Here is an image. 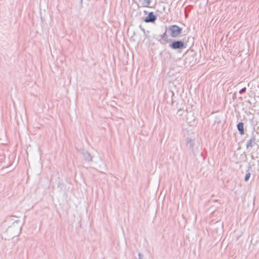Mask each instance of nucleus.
I'll return each mask as SVG.
<instances>
[{
    "label": "nucleus",
    "mask_w": 259,
    "mask_h": 259,
    "mask_svg": "<svg viewBox=\"0 0 259 259\" xmlns=\"http://www.w3.org/2000/svg\"><path fill=\"white\" fill-rule=\"evenodd\" d=\"M187 46V42H185L184 40L182 39H171L168 45V47L171 49L178 51L186 49Z\"/></svg>",
    "instance_id": "f257e3e1"
},
{
    "label": "nucleus",
    "mask_w": 259,
    "mask_h": 259,
    "mask_svg": "<svg viewBox=\"0 0 259 259\" xmlns=\"http://www.w3.org/2000/svg\"><path fill=\"white\" fill-rule=\"evenodd\" d=\"M167 31L168 34L172 37H177L179 36L182 32L183 28L179 27L177 25H171L167 27Z\"/></svg>",
    "instance_id": "f03ea898"
},
{
    "label": "nucleus",
    "mask_w": 259,
    "mask_h": 259,
    "mask_svg": "<svg viewBox=\"0 0 259 259\" xmlns=\"http://www.w3.org/2000/svg\"><path fill=\"white\" fill-rule=\"evenodd\" d=\"M186 144L187 147L190 150L194 157L197 155V150L194 149V145H195V139H192L187 137L186 139Z\"/></svg>",
    "instance_id": "7ed1b4c3"
},
{
    "label": "nucleus",
    "mask_w": 259,
    "mask_h": 259,
    "mask_svg": "<svg viewBox=\"0 0 259 259\" xmlns=\"http://www.w3.org/2000/svg\"><path fill=\"white\" fill-rule=\"evenodd\" d=\"M168 31H167V27H166L165 32L161 35H160V39H158V41L161 45H165L167 43H169L172 39L169 38L168 36Z\"/></svg>",
    "instance_id": "20e7f679"
},
{
    "label": "nucleus",
    "mask_w": 259,
    "mask_h": 259,
    "mask_svg": "<svg viewBox=\"0 0 259 259\" xmlns=\"http://www.w3.org/2000/svg\"><path fill=\"white\" fill-rule=\"evenodd\" d=\"M157 19V15L154 12H150L148 14V15L144 18V21L145 23H154Z\"/></svg>",
    "instance_id": "39448f33"
},
{
    "label": "nucleus",
    "mask_w": 259,
    "mask_h": 259,
    "mask_svg": "<svg viewBox=\"0 0 259 259\" xmlns=\"http://www.w3.org/2000/svg\"><path fill=\"white\" fill-rule=\"evenodd\" d=\"M253 101V99L252 97L249 96L247 97L246 96L244 97V106L245 105L246 107L250 108L252 106V102Z\"/></svg>",
    "instance_id": "423d86ee"
},
{
    "label": "nucleus",
    "mask_w": 259,
    "mask_h": 259,
    "mask_svg": "<svg viewBox=\"0 0 259 259\" xmlns=\"http://www.w3.org/2000/svg\"><path fill=\"white\" fill-rule=\"evenodd\" d=\"M84 159L87 162H90L92 161V156L91 154L87 151L82 152Z\"/></svg>",
    "instance_id": "0eeeda50"
},
{
    "label": "nucleus",
    "mask_w": 259,
    "mask_h": 259,
    "mask_svg": "<svg viewBox=\"0 0 259 259\" xmlns=\"http://www.w3.org/2000/svg\"><path fill=\"white\" fill-rule=\"evenodd\" d=\"M255 138L254 137L251 138L246 143L247 149H251L253 147V144H255Z\"/></svg>",
    "instance_id": "6e6552de"
},
{
    "label": "nucleus",
    "mask_w": 259,
    "mask_h": 259,
    "mask_svg": "<svg viewBox=\"0 0 259 259\" xmlns=\"http://www.w3.org/2000/svg\"><path fill=\"white\" fill-rule=\"evenodd\" d=\"M241 99H242V97H240L239 98V100H237V104H236V106L235 107V111H238L240 110V109H242L243 110V108L242 107V106H243V103L241 102Z\"/></svg>",
    "instance_id": "1a4fd4ad"
},
{
    "label": "nucleus",
    "mask_w": 259,
    "mask_h": 259,
    "mask_svg": "<svg viewBox=\"0 0 259 259\" xmlns=\"http://www.w3.org/2000/svg\"><path fill=\"white\" fill-rule=\"evenodd\" d=\"M166 6L164 5H159L157 9V12L159 14H162L165 12Z\"/></svg>",
    "instance_id": "9d476101"
},
{
    "label": "nucleus",
    "mask_w": 259,
    "mask_h": 259,
    "mask_svg": "<svg viewBox=\"0 0 259 259\" xmlns=\"http://www.w3.org/2000/svg\"><path fill=\"white\" fill-rule=\"evenodd\" d=\"M139 1L141 3L142 6L145 7H149L151 3V0H139Z\"/></svg>",
    "instance_id": "9b49d317"
},
{
    "label": "nucleus",
    "mask_w": 259,
    "mask_h": 259,
    "mask_svg": "<svg viewBox=\"0 0 259 259\" xmlns=\"http://www.w3.org/2000/svg\"><path fill=\"white\" fill-rule=\"evenodd\" d=\"M237 129L241 135H243V122H239L237 125Z\"/></svg>",
    "instance_id": "f8f14e48"
},
{
    "label": "nucleus",
    "mask_w": 259,
    "mask_h": 259,
    "mask_svg": "<svg viewBox=\"0 0 259 259\" xmlns=\"http://www.w3.org/2000/svg\"><path fill=\"white\" fill-rule=\"evenodd\" d=\"M221 122V116H216L214 121V123L219 124Z\"/></svg>",
    "instance_id": "ddd939ff"
},
{
    "label": "nucleus",
    "mask_w": 259,
    "mask_h": 259,
    "mask_svg": "<svg viewBox=\"0 0 259 259\" xmlns=\"http://www.w3.org/2000/svg\"><path fill=\"white\" fill-rule=\"evenodd\" d=\"M250 177V172H247V173L246 174V175H245V178H244V181H247L249 179Z\"/></svg>",
    "instance_id": "4468645a"
},
{
    "label": "nucleus",
    "mask_w": 259,
    "mask_h": 259,
    "mask_svg": "<svg viewBox=\"0 0 259 259\" xmlns=\"http://www.w3.org/2000/svg\"><path fill=\"white\" fill-rule=\"evenodd\" d=\"M169 92H170V93L171 94V98H172L173 96L175 95L174 92L173 91H170ZM171 104H174L173 99H171Z\"/></svg>",
    "instance_id": "2eb2a0df"
},
{
    "label": "nucleus",
    "mask_w": 259,
    "mask_h": 259,
    "mask_svg": "<svg viewBox=\"0 0 259 259\" xmlns=\"http://www.w3.org/2000/svg\"><path fill=\"white\" fill-rule=\"evenodd\" d=\"M250 117L249 118V120L251 122L252 121L253 119V114H251L250 115Z\"/></svg>",
    "instance_id": "dca6fc26"
},
{
    "label": "nucleus",
    "mask_w": 259,
    "mask_h": 259,
    "mask_svg": "<svg viewBox=\"0 0 259 259\" xmlns=\"http://www.w3.org/2000/svg\"><path fill=\"white\" fill-rule=\"evenodd\" d=\"M139 28H140V29L143 32V33L145 34V30L144 28H143L142 27V25H139Z\"/></svg>",
    "instance_id": "f3484780"
},
{
    "label": "nucleus",
    "mask_w": 259,
    "mask_h": 259,
    "mask_svg": "<svg viewBox=\"0 0 259 259\" xmlns=\"http://www.w3.org/2000/svg\"><path fill=\"white\" fill-rule=\"evenodd\" d=\"M138 256H139V259H142V257H141L142 254L140 253H139Z\"/></svg>",
    "instance_id": "a211bd4d"
},
{
    "label": "nucleus",
    "mask_w": 259,
    "mask_h": 259,
    "mask_svg": "<svg viewBox=\"0 0 259 259\" xmlns=\"http://www.w3.org/2000/svg\"><path fill=\"white\" fill-rule=\"evenodd\" d=\"M239 93H240V94H242V93H243V89H241V90H240V91H239Z\"/></svg>",
    "instance_id": "6ab92c4d"
},
{
    "label": "nucleus",
    "mask_w": 259,
    "mask_h": 259,
    "mask_svg": "<svg viewBox=\"0 0 259 259\" xmlns=\"http://www.w3.org/2000/svg\"><path fill=\"white\" fill-rule=\"evenodd\" d=\"M182 111L181 109V108H179L178 110V113H179L180 112H181Z\"/></svg>",
    "instance_id": "aec40b11"
},
{
    "label": "nucleus",
    "mask_w": 259,
    "mask_h": 259,
    "mask_svg": "<svg viewBox=\"0 0 259 259\" xmlns=\"http://www.w3.org/2000/svg\"><path fill=\"white\" fill-rule=\"evenodd\" d=\"M19 220H16L15 221L14 223H18V222H19Z\"/></svg>",
    "instance_id": "412c9836"
},
{
    "label": "nucleus",
    "mask_w": 259,
    "mask_h": 259,
    "mask_svg": "<svg viewBox=\"0 0 259 259\" xmlns=\"http://www.w3.org/2000/svg\"><path fill=\"white\" fill-rule=\"evenodd\" d=\"M241 147L240 146H239L238 148H237V150H240L241 149Z\"/></svg>",
    "instance_id": "4be33fe9"
},
{
    "label": "nucleus",
    "mask_w": 259,
    "mask_h": 259,
    "mask_svg": "<svg viewBox=\"0 0 259 259\" xmlns=\"http://www.w3.org/2000/svg\"><path fill=\"white\" fill-rule=\"evenodd\" d=\"M243 90H244V93H245L246 91V88L244 87Z\"/></svg>",
    "instance_id": "5701e85b"
},
{
    "label": "nucleus",
    "mask_w": 259,
    "mask_h": 259,
    "mask_svg": "<svg viewBox=\"0 0 259 259\" xmlns=\"http://www.w3.org/2000/svg\"><path fill=\"white\" fill-rule=\"evenodd\" d=\"M179 114V115H180V116L182 115V113H181V112H180V113Z\"/></svg>",
    "instance_id": "b1692460"
},
{
    "label": "nucleus",
    "mask_w": 259,
    "mask_h": 259,
    "mask_svg": "<svg viewBox=\"0 0 259 259\" xmlns=\"http://www.w3.org/2000/svg\"><path fill=\"white\" fill-rule=\"evenodd\" d=\"M144 13L146 14H147V12L146 11H145H145H144Z\"/></svg>",
    "instance_id": "393cba45"
},
{
    "label": "nucleus",
    "mask_w": 259,
    "mask_h": 259,
    "mask_svg": "<svg viewBox=\"0 0 259 259\" xmlns=\"http://www.w3.org/2000/svg\"><path fill=\"white\" fill-rule=\"evenodd\" d=\"M19 230H20V231H21V226L19 227Z\"/></svg>",
    "instance_id": "a878e982"
},
{
    "label": "nucleus",
    "mask_w": 259,
    "mask_h": 259,
    "mask_svg": "<svg viewBox=\"0 0 259 259\" xmlns=\"http://www.w3.org/2000/svg\"><path fill=\"white\" fill-rule=\"evenodd\" d=\"M176 106H177V108H178V107H178V106H179V105H178V103H177V104H176Z\"/></svg>",
    "instance_id": "bb28decb"
},
{
    "label": "nucleus",
    "mask_w": 259,
    "mask_h": 259,
    "mask_svg": "<svg viewBox=\"0 0 259 259\" xmlns=\"http://www.w3.org/2000/svg\"><path fill=\"white\" fill-rule=\"evenodd\" d=\"M176 106H177V108H178V107H178V106H179V105H178V103H177V104H176Z\"/></svg>",
    "instance_id": "cd10ccee"
},
{
    "label": "nucleus",
    "mask_w": 259,
    "mask_h": 259,
    "mask_svg": "<svg viewBox=\"0 0 259 259\" xmlns=\"http://www.w3.org/2000/svg\"><path fill=\"white\" fill-rule=\"evenodd\" d=\"M200 154H201V156H202L203 155V153L201 152Z\"/></svg>",
    "instance_id": "c85d7f7f"
},
{
    "label": "nucleus",
    "mask_w": 259,
    "mask_h": 259,
    "mask_svg": "<svg viewBox=\"0 0 259 259\" xmlns=\"http://www.w3.org/2000/svg\"><path fill=\"white\" fill-rule=\"evenodd\" d=\"M244 120H247V119H245V117H244Z\"/></svg>",
    "instance_id": "c756f323"
}]
</instances>
